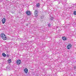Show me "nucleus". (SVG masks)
Here are the masks:
<instances>
[{
    "instance_id": "obj_2",
    "label": "nucleus",
    "mask_w": 76,
    "mask_h": 76,
    "mask_svg": "<svg viewBox=\"0 0 76 76\" xmlns=\"http://www.w3.org/2000/svg\"><path fill=\"white\" fill-rule=\"evenodd\" d=\"M34 14H35V17H37L38 16V11L35 10L34 12Z\"/></svg>"
},
{
    "instance_id": "obj_1",
    "label": "nucleus",
    "mask_w": 76,
    "mask_h": 76,
    "mask_svg": "<svg viewBox=\"0 0 76 76\" xmlns=\"http://www.w3.org/2000/svg\"><path fill=\"white\" fill-rule=\"evenodd\" d=\"M26 13L28 16H29L31 15V12L29 11H27L26 12Z\"/></svg>"
},
{
    "instance_id": "obj_17",
    "label": "nucleus",
    "mask_w": 76,
    "mask_h": 76,
    "mask_svg": "<svg viewBox=\"0 0 76 76\" xmlns=\"http://www.w3.org/2000/svg\"><path fill=\"white\" fill-rule=\"evenodd\" d=\"M6 56H7L8 57H9V55L8 54H7V55Z\"/></svg>"
},
{
    "instance_id": "obj_8",
    "label": "nucleus",
    "mask_w": 76,
    "mask_h": 76,
    "mask_svg": "<svg viewBox=\"0 0 76 76\" xmlns=\"http://www.w3.org/2000/svg\"><path fill=\"white\" fill-rule=\"evenodd\" d=\"M5 35H5V34L3 33L1 34L0 35V36L2 38H3V37H4V36H5Z\"/></svg>"
},
{
    "instance_id": "obj_4",
    "label": "nucleus",
    "mask_w": 76,
    "mask_h": 76,
    "mask_svg": "<svg viewBox=\"0 0 76 76\" xmlns=\"http://www.w3.org/2000/svg\"><path fill=\"white\" fill-rule=\"evenodd\" d=\"M20 63H21V61L20 60L18 59L17 61V64H20Z\"/></svg>"
},
{
    "instance_id": "obj_18",
    "label": "nucleus",
    "mask_w": 76,
    "mask_h": 76,
    "mask_svg": "<svg viewBox=\"0 0 76 76\" xmlns=\"http://www.w3.org/2000/svg\"><path fill=\"white\" fill-rule=\"evenodd\" d=\"M26 26H28V24H26Z\"/></svg>"
},
{
    "instance_id": "obj_10",
    "label": "nucleus",
    "mask_w": 76,
    "mask_h": 76,
    "mask_svg": "<svg viewBox=\"0 0 76 76\" xmlns=\"http://www.w3.org/2000/svg\"><path fill=\"white\" fill-rule=\"evenodd\" d=\"M62 39H63V40H64V41H65V40H66L67 39L66 38V37H62Z\"/></svg>"
},
{
    "instance_id": "obj_3",
    "label": "nucleus",
    "mask_w": 76,
    "mask_h": 76,
    "mask_svg": "<svg viewBox=\"0 0 76 76\" xmlns=\"http://www.w3.org/2000/svg\"><path fill=\"white\" fill-rule=\"evenodd\" d=\"M6 21V18H3V19L2 20V23L3 24H4Z\"/></svg>"
},
{
    "instance_id": "obj_5",
    "label": "nucleus",
    "mask_w": 76,
    "mask_h": 76,
    "mask_svg": "<svg viewBox=\"0 0 76 76\" xmlns=\"http://www.w3.org/2000/svg\"><path fill=\"white\" fill-rule=\"evenodd\" d=\"M6 68V70H9L10 69V66H7Z\"/></svg>"
},
{
    "instance_id": "obj_21",
    "label": "nucleus",
    "mask_w": 76,
    "mask_h": 76,
    "mask_svg": "<svg viewBox=\"0 0 76 76\" xmlns=\"http://www.w3.org/2000/svg\"><path fill=\"white\" fill-rule=\"evenodd\" d=\"M59 27H56L57 28H59Z\"/></svg>"
},
{
    "instance_id": "obj_22",
    "label": "nucleus",
    "mask_w": 76,
    "mask_h": 76,
    "mask_svg": "<svg viewBox=\"0 0 76 76\" xmlns=\"http://www.w3.org/2000/svg\"><path fill=\"white\" fill-rule=\"evenodd\" d=\"M12 13H14L13 12H12Z\"/></svg>"
},
{
    "instance_id": "obj_11",
    "label": "nucleus",
    "mask_w": 76,
    "mask_h": 76,
    "mask_svg": "<svg viewBox=\"0 0 76 76\" xmlns=\"http://www.w3.org/2000/svg\"><path fill=\"white\" fill-rule=\"evenodd\" d=\"M8 63H10V62H12V60H11L10 59H8Z\"/></svg>"
},
{
    "instance_id": "obj_19",
    "label": "nucleus",
    "mask_w": 76,
    "mask_h": 76,
    "mask_svg": "<svg viewBox=\"0 0 76 76\" xmlns=\"http://www.w3.org/2000/svg\"><path fill=\"white\" fill-rule=\"evenodd\" d=\"M1 0V1H3V0Z\"/></svg>"
},
{
    "instance_id": "obj_13",
    "label": "nucleus",
    "mask_w": 76,
    "mask_h": 76,
    "mask_svg": "<svg viewBox=\"0 0 76 76\" xmlns=\"http://www.w3.org/2000/svg\"><path fill=\"white\" fill-rule=\"evenodd\" d=\"M2 55L3 57H6V55L4 53H2Z\"/></svg>"
},
{
    "instance_id": "obj_6",
    "label": "nucleus",
    "mask_w": 76,
    "mask_h": 76,
    "mask_svg": "<svg viewBox=\"0 0 76 76\" xmlns=\"http://www.w3.org/2000/svg\"><path fill=\"white\" fill-rule=\"evenodd\" d=\"M71 47H72V45L71 44L68 45L67 46V49L68 50L70 49L71 48Z\"/></svg>"
},
{
    "instance_id": "obj_14",
    "label": "nucleus",
    "mask_w": 76,
    "mask_h": 76,
    "mask_svg": "<svg viewBox=\"0 0 76 76\" xmlns=\"http://www.w3.org/2000/svg\"><path fill=\"white\" fill-rule=\"evenodd\" d=\"M39 3H38V4H36V6L37 7H39Z\"/></svg>"
},
{
    "instance_id": "obj_16",
    "label": "nucleus",
    "mask_w": 76,
    "mask_h": 76,
    "mask_svg": "<svg viewBox=\"0 0 76 76\" xmlns=\"http://www.w3.org/2000/svg\"><path fill=\"white\" fill-rule=\"evenodd\" d=\"M50 19L51 20H53V19H54V18H53V17H51Z\"/></svg>"
},
{
    "instance_id": "obj_12",
    "label": "nucleus",
    "mask_w": 76,
    "mask_h": 76,
    "mask_svg": "<svg viewBox=\"0 0 76 76\" xmlns=\"http://www.w3.org/2000/svg\"><path fill=\"white\" fill-rule=\"evenodd\" d=\"M48 27H49L50 28V27H51V23H49L48 24Z\"/></svg>"
},
{
    "instance_id": "obj_7",
    "label": "nucleus",
    "mask_w": 76,
    "mask_h": 76,
    "mask_svg": "<svg viewBox=\"0 0 76 76\" xmlns=\"http://www.w3.org/2000/svg\"><path fill=\"white\" fill-rule=\"evenodd\" d=\"M24 72L26 73H28V69L26 68L24 69Z\"/></svg>"
},
{
    "instance_id": "obj_20",
    "label": "nucleus",
    "mask_w": 76,
    "mask_h": 76,
    "mask_svg": "<svg viewBox=\"0 0 76 76\" xmlns=\"http://www.w3.org/2000/svg\"><path fill=\"white\" fill-rule=\"evenodd\" d=\"M76 66H75L74 67V69H76Z\"/></svg>"
},
{
    "instance_id": "obj_15",
    "label": "nucleus",
    "mask_w": 76,
    "mask_h": 76,
    "mask_svg": "<svg viewBox=\"0 0 76 76\" xmlns=\"http://www.w3.org/2000/svg\"><path fill=\"white\" fill-rule=\"evenodd\" d=\"M74 14L75 15H76V11H74Z\"/></svg>"
},
{
    "instance_id": "obj_9",
    "label": "nucleus",
    "mask_w": 76,
    "mask_h": 76,
    "mask_svg": "<svg viewBox=\"0 0 76 76\" xmlns=\"http://www.w3.org/2000/svg\"><path fill=\"white\" fill-rule=\"evenodd\" d=\"M3 39H4V40H6V39H7V37H6V35L4 36L2 38Z\"/></svg>"
}]
</instances>
